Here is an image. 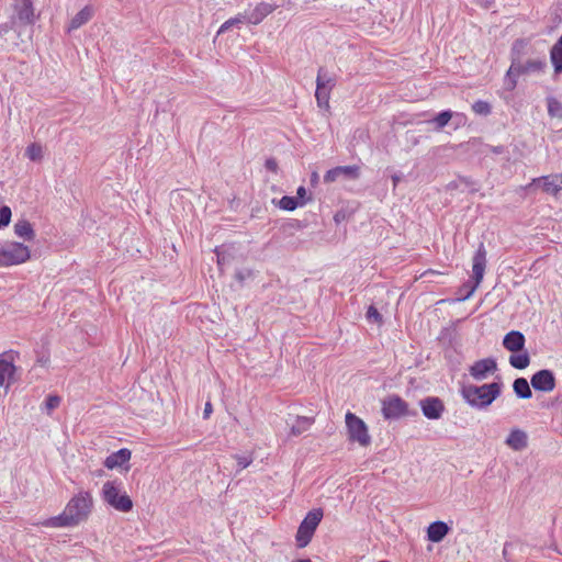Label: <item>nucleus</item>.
Segmentation results:
<instances>
[{"label": "nucleus", "mask_w": 562, "mask_h": 562, "mask_svg": "<svg viewBox=\"0 0 562 562\" xmlns=\"http://www.w3.org/2000/svg\"><path fill=\"white\" fill-rule=\"evenodd\" d=\"M338 170L341 177L346 179L356 180L360 177L359 166H338Z\"/></svg>", "instance_id": "obj_32"}, {"label": "nucleus", "mask_w": 562, "mask_h": 562, "mask_svg": "<svg viewBox=\"0 0 562 562\" xmlns=\"http://www.w3.org/2000/svg\"><path fill=\"white\" fill-rule=\"evenodd\" d=\"M519 76H520V74L518 72V70L516 68V64H514V61L512 60L510 67L505 75L504 88L507 91L515 90V88L517 86V79Z\"/></svg>", "instance_id": "obj_27"}, {"label": "nucleus", "mask_w": 562, "mask_h": 562, "mask_svg": "<svg viewBox=\"0 0 562 562\" xmlns=\"http://www.w3.org/2000/svg\"><path fill=\"white\" fill-rule=\"evenodd\" d=\"M472 110L480 115H488L491 113V105L486 101L477 100L472 104Z\"/></svg>", "instance_id": "obj_36"}, {"label": "nucleus", "mask_w": 562, "mask_h": 562, "mask_svg": "<svg viewBox=\"0 0 562 562\" xmlns=\"http://www.w3.org/2000/svg\"><path fill=\"white\" fill-rule=\"evenodd\" d=\"M550 58H551V63L554 67V71L557 74H561L562 72V50L552 47L550 50Z\"/></svg>", "instance_id": "obj_35"}, {"label": "nucleus", "mask_w": 562, "mask_h": 562, "mask_svg": "<svg viewBox=\"0 0 562 562\" xmlns=\"http://www.w3.org/2000/svg\"><path fill=\"white\" fill-rule=\"evenodd\" d=\"M314 423L313 417H306V416H297L296 422L291 427V435L292 436H300L304 431H306Z\"/></svg>", "instance_id": "obj_25"}, {"label": "nucleus", "mask_w": 562, "mask_h": 562, "mask_svg": "<svg viewBox=\"0 0 562 562\" xmlns=\"http://www.w3.org/2000/svg\"><path fill=\"white\" fill-rule=\"evenodd\" d=\"M379 562H390V561H387V560H381V561H379Z\"/></svg>", "instance_id": "obj_55"}, {"label": "nucleus", "mask_w": 562, "mask_h": 562, "mask_svg": "<svg viewBox=\"0 0 562 562\" xmlns=\"http://www.w3.org/2000/svg\"><path fill=\"white\" fill-rule=\"evenodd\" d=\"M509 364L518 370H524L530 364V356L526 349L520 352H513L509 356Z\"/></svg>", "instance_id": "obj_23"}, {"label": "nucleus", "mask_w": 562, "mask_h": 562, "mask_svg": "<svg viewBox=\"0 0 562 562\" xmlns=\"http://www.w3.org/2000/svg\"><path fill=\"white\" fill-rule=\"evenodd\" d=\"M216 257H217V265L220 269H223V267L227 263V256L224 250L216 248L215 250Z\"/></svg>", "instance_id": "obj_45"}, {"label": "nucleus", "mask_w": 562, "mask_h": 562, "mask_svg": "<svg viewBox=\"0 0 562 562\" xmlns=\"http://www.w3.org/2000/svg\"><path fill=\"white\" fill-rule=\"evenodd\" d=\"M212 411H213L212 404L210 402H206L205 406H204V411H203V417L205 419L209 418L211 413H212Z\"/></svg>", "instance_id": "obj_48"}, {"label": "nucleus", "mask_w": 562, "mask_h": 562, "mask_svg": "<svg viewBox=\"0 0 562 562\" xmlns=\"http://www.w3.org/2000/svg\"><path fill=\"white\" fill-rule=\"evenodd\" d=\"M276 10V5L260 2L255 9L248 11L249 13V24L257 25L259 24L268 14L272 13Z\"/></svg>", "instance_id": "obj_20"}, {"label": "nucleus", "mask_w": 562, "mask_h": 562, "mask_svg": "<svg viewBox=\"0 0 562 562\" xmlns=\"http://www.w3.org/2000/svg\"><path fill=\"white\" fill-rule=\"evenodd\" d=\"M321 81L323 82V88L328 89V90H331L336 85L335 78L329 76L324 67H321L318 69L317 78H316V87H318V82H321Z\"/></svg>", "instance_id": "obj_30"}, {"label": "nucleus", "mask_w": 562, "mask_h": 562, "mask_svg": "<svg viewBox=\"0 0 562 562\" xmlns=\"http://www.w3.org/2000/svg\"><path fill=\"white\" fill-rule=\"evenodd\" d=\"M323 515L322 508H315L307 513L296 531L295 540L297 548H305L311 542L317 526L322 521Z\"/></svg>", "instance_id": "obj_5"}, {"label": "nucleus", "mask_w": 562, "mask_h": 562, "mask_svg": "<svg viewBox=\"0 0 562 562\" xmlns=\"http://www.w3.org/2000/svg\"><path fill=\"white\" fill-rule=\"evenodd\" d=\"M512 546L510 542H505L504 544V549H503V557L504 559L509 562V558H508V548Z\"/></svg>", "instance_id": "obj_50"}, {"label": "nucleus", "mask_w": 562, "mask_h": 562, "mask_svg": "<svg viewBox=\"0 0 562 562\" xmlns=\"http://www.w3.org/2000/svg\"><path fill=\"white\" fill-rule=\"evenodd\" d=\"M423 415L430 420H438L446 412L443 401L438 396H426L419 401Z\"/></svg>", "instance_id": "obj_9"}, {"label": "nucleus", "mask_w": 562, "mask_h": 562, "mask_svg": "<svg viewBox=\"0 0 562 562\" xmlns=\"http://www.w3.org/2000/svg\"><path fill=\"white\" fill-rule=\"evenodd\" d=\"M491 151L493 154L499 155V154H503L505 151V147L503 145L492 146L491 147Z\"/></svg>", "instance_id": "obj_49"}, {"label": "nucleus", "mask_w": 562, "mask_h": 562, "mask_svg": "<svg viewBox=\"0 0 562 562\" xmlns=\"http://www.w3.org/2000/svg\"><path fill=\"white\" fill-rule=\"evenodd\" d=\"M11 216V209L8 205H2L0 207V229L10 224Z\"/></svg>", "instance_id": "obj_38"}, {"label": "nucleus", "mask_w": 562, "mask_h": 562, "mask_svg": "<svg viewBox=\"0 0 562 562\" xmlns=\"http://www.w3.org/2000/svg\"><path fill=\"white\" fill-rule=\"evenodd\" d=\"M318 181V173L316 171L312 172L311 175V182L312 184L317 183Z\"/></svg>", "instance_id": "obj_52"}, {"label": "nucleus", "mask_w": 562, "mask_h": 562, "mask_svg": "<svg viewBox=\"0 0 562 562\" xmlns=\"http://www.w3.org/2000/svg\"><path fill=\"white\" fill-rule=\"evenodd\" d=\"M278 205L284 211H294L301 204L295 196L284 195L280 199Z\"/></svg>", "instance_id": "obj_33"}, {"label": "nucleus", "mask_w": 562, "mask_h": 562, "mask_svg": "<svg viewBox=\"0 0 562 562\" xmlns=\"http://www.w3.org/2000/svg\"><path fill=\"white\" fill-rule=\"evenodd\" d=\"M503 383L492 382L483 385L464 384L460 394L464 402L475 409H485L501 395Z\"/></svg>", "instance_id": "obj_1"}, {"label": "nucleus", "mask_w": 562, "mask_h": 562, "mask_svg": "<svg viewBox=\"0 0 562 562\" xmlns=\"http://www.w3.org/2000/svg\"><path fill=\"white\" fill-rule=\"evenodd\" d=\"M132 452L127 448H122L116 452L111 453L104 461V467L112 470L122 467L131 459Z\"/></svg>", "instance_id": "obj_19"}, {"label": "nucleus", "mask_w": 562, "mask_h": 562, "mask_svg": "<svg viewBox=\"0 0 562 562\" xmlns=\"http://www.w3.org/2000/svg\"><path fill=\"white\" fill-rule=\"evenodd\" d=\"M236 461L239 470H244L251 463L252 460L244 456H237Z\"/></svg>", "instance_id": "obj_47"}, {"label": "nucleus", "mask_w": 562, "mask_h": 562, "mask_svg": "<svg viewBox=\"0 0 562 562\" xmlns=\"http://www.w3.org/2000/svg\"><path fill=\"white\" fill-rule=\"evenodd\" d=\"M14 233L18 237L23 238L24 240H34L35 239V231L33 229L32 224L27 220H19L14 224Z\"/></svg>", "instance_id": "obj_22"}, {"label": "nucleus", "mask_w": 562, "mask_h": 562, "mask_svg": "<svg viewBox=\"0 0 562 562\" xmlns=\"http://www.w3.org/2000/svg\"><path fill=\"white\" fill-rule=\"evenodd\" d=\"M250 276H251V271L249 269H240V270H236V272H235V279L239 283H243Z\"/></svg>", "instance_id": "obj_43"}, {"label": "nucleus", "mask_w": 562, "mask_h": 562, "mask_svg": "<svg viewBox=\"0 0 562 562\" xmlns=\"http://www.w3.org/2000/svg\"><path fill=\"white\" fill-rule=\"evenodd\" d=\"M60 403V397L57 395H48L45 405L48 411L55 409Z\"/></svg>", "instance_id": "obj_42"}, {"label": "nucleus", "mask_w": 562, "mask_h": 562, "mask_svg": "<svg viewBox=\"0 0 562 562\" xmlns=\"http://www.w3.org/2000/svg\"><path fill=\"white\" fill-rule=\"evenodd\" d=\"M265 167L273 173H277L279 170L278 161L273 157L266 159Z\"/></svg>", "instance_id": "obj_44"}, {"label": "nucleus", "mask_w": 562, "mask_h": 562, "mask_svg": "<svg viewBox=\"0 0 562 562\" xmlns=\"http://www.w3.org/2000/svg\"><path fill=\"white\" fill-rule=\"evenodd\" d=\"M340 176L338 167L328 170L324 176V181L329 183L336 181Z\"/></svg>", "instance_id": "obj_41"}, {"label": "nucleus", "mask_w": 562, "mask_h": 562, "mask_svg": "<svg viewBox=\"0 0 562 562\" xmlns=\"http://www.w3.org/2000/svg\"><path fill=\"white\" fill-rule=\"evenodd\" d=\"M346 425L348 429V439L350 441L358 442L362 447H368L371 443L368 427L361 418L348 412L346 414Z\"/></svg>", "instance_id": "obj_7"}, {"label": "nucleus", "mask_w": 562, "mask_h": 562, "mask_svg": "<svg viewBox=\"0 0 562 562\" xmlns=\"http://www.w3.org/2000/svg\"><path fill=\"white\" fill-rule=\"evenodd\" d=\"M547 103H548L549 115L551 117L562 119V103L554 97H549L547 99Z\"/></svg>", "instance_id": "obj_31"}, {"label": "nucleus", "mask_w": 562, "mask_h": 562, "mask_svg": "<svg viewBox=\"0 0 562 562\" xmlns=\"http://www.w3.org/2000/svg\"><path fill=\"white\" fill-rule=\"evenodd\" d=\"M518 72L521 75H529L535 72H542L547 66L546 60L542 59H529L522 63L518 57L512 58Z\"/></svg>", "instance_id": "obj_15"}, {"label": "nucleus", "mask_w": 562, "mask_h": 562, "mask_svg": "<svg viewBox=\"0 0 562 562\" xmlns=\"http://www.w3.org/2000/svg\"><path fill=\"white\" fill-rule=\"evenodd\" d=\"M329 93L330 90L323 88V82H318V87H316L315 98L319 108H329Z\"/></svg>", "instance_id": "obj_29"}, {"label": "nucleus", "mask_w": 562, "mask_h": 562, "mask_svg": "<svg viewBox=\"0 0 562 562\" xmlns=\"http://www.w3.org/2000/svg\"><path fill=\"white\" fill-rule=\"evenodd\" d=\"M25 154L31 160L36 161L42 157V147L33 143L26 147Z\"/></svg>", "instance_id": "obj_37"}, {"label": "nucleus", "mask_w": 562, "mask_h": 562, "mask_svg": "<svg viewBox=\"0 0 562 562\" xmlns=\"http://www.w3.org/2000/svg\"><path fill=\"white\" fill-rule=\"evenodd\" d=\"M392 180H393V183H394V187H395L397 184V182L400 181V177L398 176H393Z\"/></svg>", "instance_id": "obj_53"}, {"label": "nucleus", "mask_w": 562, "mask_h": 562, "mask_svg": "<svg viewBox=\"0 0 562 562\" xmlns=\"http://www.w3.org/2000/svg\"><path fill=\"white\" fill-rule=\"evenodd\" d=\"M103 501L121 513H128L133 508V501L125 493L121 492L120 484L116 481H106L102 486Z\"/></svg>", "instance_id": "obj_4"}, {"label": "nucleus", "mask_w": 562, "mask_h": 562, "mask_svg": "<svg viewBox=\"0 0 562 562\" xmlns=\"http://www.w3.org/2000/svg\"><path fill=\"white\" fill-rule=\"evenodd\" d=\"M15 370L16 368L12 361L0 358V386L4 384L5 379H12Z\"/></svg>", "instance_id": "obj_26"}, {"label": "nucleus", "mask_w": 562, "mask_h": 562, "mask_svg": "<svg viewBox=\"0 0 562 562\" xmlns=\"http://www.w3.org/2000/svg\"><path fill=\"white\" fill-rule=\"evenodd\" d=\"M296 194L297 195L295 198L300 201L301 205H304L306 203V201L311 200V198L306 199L307 192L303 186L297 188Z\"/></svg>", "instance_id": "obj_46"}, {"label": "nucleus", "mask_w": 562, "mask_h": 562, "mask_svg": "<svg viewBox=\"0 0 562 562\" xmlns=\"http://www.w3.org/2000/svg\"><path fill=\"white\" fill-rule=\"evenodd\" d=\"M513 389L519 398L528 400L532 396L530 384L525 378H517L513 383Z\"/></svg>", "instance_id": "obj_24"}, {"label": "nucleus", "mask_w": 562, "mask_h": 562, "mask_svg": "<svg viewBox=\"0 0 562 562\" xmlns=\"http://www.w3.org/2000/svg\"><path fill=\"white\" fill-rule=\"evenodd\" d=\"M552 47L562 50V35Z\"/></svg>", "instance_id": "obj_51"}, {"label": "nucleus", "mask_w": 562, "mask_h": 562, "mask_svg": "<svg viewBox=\"0 0 562 562\" xmlns=\"http://www.w3.org/2000/svg\"><path fill=\"white\" fill-rule=\"evenodd\" d=\"M472 261L473 283L468 281L460 286L458 301L470 299L483 280L486 268V249L483 243H480Z\"/></svg>", "instance_id": "obj_2"}, {"label": "nucleus", "mask_w": 562, "mask_h": 562, "mask_svg": "<svg viewBox=\"0 0 562 562\" xmlns=\"http://www.w3.org/2000/svg\"><path fill=\"white\" fill-rule=\"evenodd\" d=\"M530 384L536 391L551 392L555 387L554 373L549 369L539 370L531 376Z\"/></svg>", "instance_id": "obj_12"}, {"label": "nucleus", "mask_w": 562, "mask_h": 562, "mask_svg": "<svg viewBox=\"0 0 562 562\" xmlns=\"http://www.w3.org/2000/svg\"><path fill=\"white\" fill-rule=\"evenodd\" d=\"M526 338L519 330H510L503 338V346L510 352H520L525 349Z\"/></svg>", "instance_id": "obj_14"}, {"label": "nucleus", "mask_w": 562, "mask_h": 562, "mask_svg": "<svg viewBox=\"0 0 562 562\" xmlns=\"http://www.w3.org/2000/svg\"><path fill=\"white\" fill-rule=\"evenodd\" d=\"M451 117H452V112L450 110H446V111H441L440 113H438L432 119L431 122L435 123L436 128L441 130L449 123Z\"/></svg>", "instance_id": "obj_34"}, {"label": "nucleus", "mask_w": 562, "mask_h": 562, "mask_svg": "<svg viewBox=\"0 0 562 562\" xmlns=\"http://www.w3.org/2000/svg\"><path fill=\"white\" fill-rule=\"evenodd\" d=\"M30 258L31 250L23 243L5 241L0 246V268L22 265Z\"/></svg>", "instance_id": "obj_3"}, {"label": "nucleus", "mask_w": 562, "mask_h": 562, "mask_svg": "<svg viewBox=\"0 0 562 562\" xmlns=\"http://www.w3.org/2000/svg\"><path fill=\"white\" fill-rule=\"evenodd\" d=\"M244 22L249 23V13L248 11H245L244 13L237 14L235 18L228 19L225 21L218 29L217 35L227 32L231 30V24H241Z\"/></svg>", "instance_id": "obj_28"}, {"label": "nucleus", "mask_w": 562, "mask_h": 562, "mask_svg": "<svg viewBox=\"0 0 562 562\" xmlns=\"http://www.w3.org/2000/svg\"><path fill=\"white\" fill-rule=\"evenodd\" d=\"M366 316H367V319L369 322H373V323H376V324H381L382 323V315L380 314V312L373 305H370L368 307Z\"/></svg>", "instance_id": "obj_39"}, {"label": "nucleus", "mask_w": 562, "mask_h": 562, "mask_svg": "<svg viewBox=\"0 0 562 562\" xmlns=\"http://www.w3.org/2000/svg\"><path fill=\"white\" fill-rule=\"evenodd\" d=\"M13 29H19L15 20L11 19L10 22L0 24V37L4 36L7 33H9Z\"/></svg>", "instance_id": "obj_40"}, {"label": "nucleus", "mask_w": 562, "mask_h": 562, "mask_svg": "<svg viewBox=\"0 0 562 562\" xmlns=\"http://www.w3.org/2000/svg\"><path fill=\"white\" fill-rule=\"evenodd\" d=\"M530 186H539L546 193L557 194L562 190V175L543 176L533 179Z\"/></svg>", "instance_id": "obj_13"}, {"label": "nucleus", "mask_w": 562, "mask_h": 562, "mask_svg": "<svg viewBox=\"0 0 562 562\" xmlns=\"http://www.w3.org/2000/svg\"><path fill=\"white\" fill-rule=\"evenodd\" d=\"M77 525L79 522L66 508L61 514L50 517L43 522V526L53 528L75 527Z\"/></svg>", "instance_id": "obj_16"}, {"label": "nucleus", "mask_w": 562, "mask_h": 562, "mask_svg": "<svg viewBox=\"0 0 562 562\" xmlns=\"http://www.w3.org/2000/svg\"><path fill=\"white\" fill-rule=\"evenodd\" d=\"M497 370V362L494 358H484L475 361L469 368L470 375L476 381H483Z\"/></svg>", "instance_id": "obj_10"}, {"label": "nucleus", "mask_w": 562, "mask_h": 562, "mask_svg": "<svg viewBox=\"0 0 562 562\" xmlns=\"http://www.w3.org/2000/svg\"><path fill=\"white\" fill-rule=\"evenodd\" d=\"M92 507V497L89 492H80L74 496L68 504L66 509L72 514L75 519L80 524L89 516Z\"/></svg>", "instance_id": "obj_8"}, {"label": "nucleus", "mask_w": 562, "mask_h": 562, "mask_svg": "<svg viewBox=\"0 0 562 562\" xmlns=\"http://www.w3.org/2000/svg\"><path fill=\"white\" fill-rule=\"evenodd\" d=\"M450 527L447 522L437 520L431 522L427 528V539L431 542H440L449 533Z\"/></svg>", "instance_id": "obj_18"}, {"label": "nucleus", "mask_w": 562, "mask_h": 562, "mask_svg": "<svg viewBox=\"0 0 562 562\" xmlns=\"http://www.w3.org/2000/svg\"><path fill=\"white\" fill-rule=\"evenodd\" d=\"M294 562H312L310 559H301V560H296Z\"/></svg>", "instance_id": "obj_54"}, {"label": "nucleus", "mask_w": 562, "mask_h": 562, "mask_svg": "<svg viewBox=\"0 0 562 562\" xmlns=\"http://www.w3.org/2000/svg\"><path fill=\"white\" fill-rule=\"evenodd\" d=\"M505 443L514 451H521L528 446V436L526 431L514 428L507 436Z\"/></svg>", "instance_id": "obj_17"}, {"label": "nucleus", "mask_w": 562, "mask_h": 562, "mask_svg": "<svg viewBox=\"0 0 562 562\" xmlns=\"http://www.w3.org/2000/svg\"><path fill=\"white\" fill-rule=\"evenodd\" d=\"M14 16L12 20L16 21L19 27L33 25L35 23V14L32 0H21L14 7Z\"/></svg>", "instance_id": "obj_11"}, {"label": "nucleus", "mask_w": 562, "mask_h": 562, "mask_svg": "<svg viewBox=\"0 0 562 562\" xmlns=\"http://www.w3.org/2000/svg\"><path fill=\"white\" fill-rule=\"evenodd\" d=\"M382 414L385 419H400L406 416H417V411H411L408 403L396 394L389 395L382 401Z\"/></svg>", "instance_id": "obj_6"}, {"label": "nucleus", "mask_w": 562, "mask_h": 562, "mask_svg": "<svg viewBox=\"0 0 562 562\" xmlns=\"http://www.w3.org/2000/svg\"><path fill=\"white\" fill-rule=\"evenodd\" d=\"M93 8L86 5L70 21L68 31L77 30L88 23L93 16Z\"/></svg>", "instance_id": "obj_21"}]
</instances>
